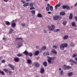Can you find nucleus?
I'll return each mask as SVG.
<instances>
[{
    "mask_svg": "<svg viewBox=\"0 0 77 77\" xmlns=\"http://www.w3.org/2000/svg\"><path fill=\"white\" fill-rule=\"evenodd\" d=\"M47 57L48 58L47 60L48 62L49 63H52V60H54L56 59V57H50L48 56Z\"/></svg>",
    "mask_w": 77,
    "mask_h": 77,
    "instance_id": "1",
    "label": "nucleus"
},
{
    "mask_svg": "<svg viewBox=\"0 0 77 77\" xmlns=\"http://www.w3.org/2000/svg\"><path fill=\"white\" fill-rule=\"evenodd\" d=\"M68 44L66 43H64L60 45V49L61 50L63 51L65 48V47H67Z\"/></svg>",
    "mask_w": 77,
    "mask_h": 77,
    "instance_id": "2",
    "label": "nucleus"
},
{
    "mask_svg": "<svg viewBox=\"0 0 77 77\" xmlns=\"http://www.w3.org/2000/svg\"><path fill=\"white\" fill-rule=\"evenodd\" d=\"M72 68V66H66L65 65H64L63 66V68L65 70H67V69H69Z\"/></svg>",
    "mask_w": 77,
    "mask_h": 77,
    "instance_id": "3",
    "label": "nucleus"
},
{
    "mask_svg": "<svg viewBox=\"0 0 77 77\" xmlns=\"http://www.w3.org/2000/svg\"><path fill=\"white\" fill-rule=\"evenodd\" d=\"M8 66H9L13 70H14V66H13L12 65L9 64L8 65Z\"/></svg>",
    "mask_w": 77,
    "mask_h": 77,
    "instance_id": "4",
    "label": "nucleus"
},
{
    "mask_svg": "<svg viewBox=\"0 0 77 77\" xmlns=\"http://www.w3.org/2000/svg\"><path fill=\"white\" fill-rule=\"evenodd\" d=\"M61 5V4L60 2H59L58 5H57L55 6V9L56 10L57 9H58L57 7H59Z\"/></svg>",
    "mask_w": 77,
    "mask_h": 77,
    "instance_id": "5",
    "label": "nucleus"
},
{
    "mask_svg": "<svg viewBox=\"0 0 77 77\" xmlns=\"http://www.w3.org/2000/svg\"><path fill=\"white\" fill-rule=\"evenodd\" d=\"M51 52L53 53H54L55 55H57V52L56 51V50L54 49H52L51 51Z\"/></svg>",
    "mask_w": 77,
    "mask_h": 77,
    "instance_id": "6",
    "label": "nucleus"
},
{
    "mask_svg": "<svg viewBox=\"0 0 77 77\" xmlns=\"http://www.w3.org/2000/svg\"><path fill=\"white\" fill-rule=\"evenodd\" d=\"M14 60L16 62H18L20 60V59L18 57H16L14 58Z\"/></svg>",
    "mask_w": 77,
    "mask_h": 77,
    "instance_id": "7",
    "label": "nucleus"
},
{
    "mask_svg": "<svg viewBox=\"0 0 77 77\" xmlns=\"http://www.w3.org/2000/svg\"><path fill=\"white\" fill-rule=\"evenodd\" d=\"M48 63L47 62H43V65L44 66L46 67L47 66Z\"/></svg>",
    "mask_w": 77,
    "mask_h": 77,
    "instance_id": "8",
    "label": "nucleus"
},
{
    "mask_svg": "<svg viewBox=\"0 0 77 77\" xmlns=\"http://www.w3.org/2000/svg\"><path fill=\"white\" fill-rule=\"evenodd\" d=\"M13 29L12 28H11L10 29V31H9V32H8V34H11V33H12L13 32Z\"/></svg>",
    "mask_w": 77,
    "mask_h": 77,
    "instance_id": "9",
    "label": "nucleus"
},
{
    "mask_svg": "<svg viewBox=\"0 0 77 77\" xmlns=\"http://www.w3.org/2000/svg\"><path fill=\"white\" fill-rule=\"evenodd\" d=\"M29 3H26L23 5V6L25 7L27 6H29Z\"/></svg>",
    "mask_w": 77,
    "mask_h": 77,
    "instance_id": "10",
    "label": "nucleus"
},
{
    "mask_svg": "<svg viewBox=\"0 0 77 77\" xmlns=\"http://www.w3.org/2000/svg\"><path fill=\"white\" fill-rule=\"evenodd\" d=\"M66 13L65 12L62 11L60 12V15H64Z\"/></svg>",
    "mask_w": 77,
    "mask_h": 77,
    "instance_id": "11",
    "label": "nucleus"
},
{
    "mask_svg": "<svg viewBox=\"0 0 77 77\" xmlns=\"http://www.w3.org/2000/svg\"><path fill=\"white\" fill-rule=\"evenodd\" d=\"M58 18H59L58 16H54V20H57Z\"/></svg>",
    "mask_w": 77,
    "mask_h": 77,
    "instance_id": "12",
    "label": "nucleus"
},
{
    "mask_svg": "<svg viewBox=\"0 0 77 77\" xmlns=\"http://www.w3.org/2000/svg\"><path fill=\"white\" fill-rule=\"evenodd\" d=\"M40 66V64L38 63H37L35 64V66L37 68H38Z\"/></svg>",
    "mask_w": 77,
    "mask_h": 77,
    "instance_id": "13",
    "label": "nucleus"
},
{
    "mask_svg": "<svg viewBox=\"0 0 77 77\" xmlns=\"http://www.w3.org/2000/svg\"><path fill=\"white\" fill-rule=\"evenodd\" d=\"M23 54L25 55H27L29 53L27 50H26L24 52H23Z\"/></svg>",
    "mask_w": 77,
    "mask_h": 77,
    "instance_id": "14",
    "label": "nucleus"
},
{
    "mask_svg": "<svg viewBox=\"0 0 77 77\" xmlns=\"http://www.w3.org/2000/svg\"><path fill=\"white\" fill-rule=\"evenodd\" d=\"M72 26H76L75 22H73L72 23Z\"/></svg>",
    "mask_w": 77,
    "mask_h": 77,
    "instance_id": "15",
    "label": "nucleus"
},
{
    "mask_svg": "<svg viewBox=\"0 0 77 77\" xmlns=\"http://www.w3.org/2000/svg\"><path fill=\"white\" fill-rule=\"evenodd\" d=\"M63 70H61L60 71V76H62L63 75Z\"/></svg>",
    "mask_w": 77,
    "mask_h": 77,
    "instance_id": "16",
    "label": "nucleus"
},
{
    "mask_svg": "<svg viewBox=\"0 0 77 77\" xmlns=\"http://www.w3.org/2000/svg\"><path fill=\"white\" fill-rule=\"evenodd\" d=\"M39 53V51H36L35 53V55H38Z\"/></svg>",
    "mask_w": 77,
    "mask_h": 77,
    "instance_id": "17",
    "label": "nucleus"
},
{
    "mask_svg": "<svg viewBox=\"0 0 77 77\" xmlns=\"http://www.w3.org/2000/svg\"><path fill=\"white\" fill-rule=\"evenodd\" d=\"M72 18V14H70L69 16V19L71 20Z\"/></svg>",
    "mask_w": 77,
    "mask_h": 77,
    "instance_id": "18",
    "label": "nucleus"
},
{
    "mask_svg": "<svg viewBox=\"0 0 77 77\" xmlns=\"http://www.w3.org/2000/svg\"><path fill=\"white\" fill-rule=\"evenodd\" d=\"M44 71H45V70H44V69L42 68L41 69V72L42 73H43L44 72Z\"/></svg>",
    "mask_w": 77,
    "mask_h": 77,
    "instance_id": "19",
    "label": "nucleus"
},
{
    "mask_svg": "<svg viewBox=\"0 0 77 77\" xmlns=\"http://www.w3.org/2000/svg\"><path fill=\"white\" fill-rule=\"evenodd\" d=\"M68 38V35H66L64 36V38H63V40H66Z\"/></svg>",
    "mask_w": 77,
    "mask_h": 77,
    "instance_id": "20",
    "label": "nucleus"
},
{
    "mask_svg": "<svg viewBox=\"0 0 77 77\" xmlns=\"http://www.w3.org/2000/svg\"><path fill=\"white\" fill-rule=\"evenodd\" d=\"M5 24L6 25L9 26L10 25V23L8 21H6Z\"/></svg>",
    "mask_w": 77,
    "mask_h": 77,
    "instance_id": "21",
    "label": "nucleus"
},
{
    "mask_svg": "<svg viewBox=\"0 0 77 77\" xmlns=\"http://www.w3.org/2000/svg\"><path fill=\"white\" fill-rule=\"evenodd\" d=\"M42 17V15L40 13L38 14L37 15V17H38L39 18H41V17Z\"/></svg>",
    "mask_w": 77,
    "mask_h": 77,
    "instance_id": "22",
    "label": "nucleus"
},
{
    "mask_svg": "<svg viewBox=\"0 0 77 77\" xmlns=\"http://www.w3.org/2000/svg\"><path fill=\"white\" fill-rule=\"evenodd\" d=\"M16 24L14 23H13L11 24V26L13 27H15L16 26Z\"/></svg>",
    "mask_w": 77,
    "mask_h": 77,
    "instance_id": "23",
    "label": "nucleus"
},
{
    "mask_svg": "<svg viewBox=\"0 0 77 77\" xmlns=\"http://www.w3.org/2000/svg\"><path fill=\"white\" fill-rule=\"evenodd\" d=\"M70 46L71 47H74L75 46V45L73 42H71L70 44Z\"/></svg>",
    "mask_w": 77,
    "mask_h": 77,
    "instance_id": "24",
    "label": "nucleus"
},
{
    "mask_svg": "<svg viewBox=\"0 0 77 77\" xmlns=\"http://www.w3.org/2000/svg\"><path fill=\"white\" fill-rule=\"evenodd\" d=\"M27 63L29 64H30L31 63V60L30 59H28L27 60Z\"/></svg>",
    "mask_w": 77,
    "mask_h": 77,
    "instance_id": "25",
    "label": "nucleus"
},
{
    "mask_svg": "<svg viewBox=\"0 0 77 77\" xmlns=\"http://www.w3.org/2000/svg\"><path fill=\"white\" fill-rule=\"evenodd\" d=\"M73 75V73L72 72H70L68 74V75L69 76H72Z\"/></svg>",
    "mask_w": 77,
    "mask_h": 77,
    "instance_id": "26",
    "label": "nucleus"
},
{
    "mask_svg": "<svg viewBox=\"0 0 77 77\" xmlns=\"http://www.w3.org/2000/svg\"><path fill=\"white\" fill-rule=\"evenodd\" d=\"M31 12L33 14L35 15V10L32 11H31Z\"/></svg>",
    "mask_w": 77,
    "mask_h": 77,
    "instance_id": "27",
    "label": "nucleus"
},
{
    "mask_svg": "<svg viewBox=\"0 0 77 77\" xmlns=\"http://www.w3.org/2000/svg\"><path fill=\"white\" fill-rule=\"evenodd\" d=\"M8 69H4V71L5 72H6L7 73H8Z\"/></svg>",
    "mask_w": 77,
    "mask_h": 77,
    "instance_id": "28",
    "label": "nucleus"
},
{
    "mask_svg": "<svg viewBox=\"0 0 77 77\" xmlns=\"http://www.w3.org/2000/svg\"><path fill=\"white\" fill-rule=\"evenodd\" d=\"M16 39L17 40H22V38H19V37H18V38H16Z\"/></svg>",
    "mask_w": 77,
    "mask_h": 77,
    "instance_id": "29",
    "label": "nucleus"
},
{
    "mask_svg": "<svg viewBox=\"0 0 77 77\" xmlns=\"http://www.w3.org/2000/svg\"><path fill=\"white\" fill-rule=\"evenodd\" d=\"M28 55L30 57H31L32 55H33V54L32 53H28Z\"/></svg>",
    "mask_w": 77,
    "mask_h": 77,
    "instance_id": "30",
    "label": "nucleus"
},
{
    "mask_svg": "<svg viewBox=\"0 0 77 77\" xmlns=\"http://www.w3.org/2000/svg\"><path fill=\"white\" fill-rule=\"evenodd\" d=\"M46 48V47H43L42 50V51H45V50Z\"/></svg>",
    "mask_w": 77,
    "mask_h": 77,
    "instance_id": "31",
    "label": "nucleus"
},
{
    "mask_svg": "<svg viewBox=\"0 0 77 77\" xmlns=\"http://www.w3.org/2000/svg\"><path fill=\"white\" fill-rule=\"evenodd\" d=\"M67 23V22L66 21H63V25H65Z\"/></svg>",
    "mask_w": 77,
    "mask_h": 77,
    "instance_id": "32",
    "label": "nucleus"
},
{
    "mask_svg": "<svg viewBox=\"0 0 77 77\" xmlns=\"http://www.w3.org/2000/svg\"><path fill=\"white\" fill-rule=\"evenodd\" d=\"M0 73H1V74H2V75H5V73L3 71H1Z\"/></svg>",
    "mask_w": 77,
    "mask_h": 77,
    "instance_id": "33",
    "label": "nucleus"
},
{
    "mask_svg": "<svg viewBox=\"0 0 77 77\" xmlns=\"http://www.w3.org/2000/svg\"><path fill=\"white\" fill-rule=\"evenodd\" d=\"M17 56L19 57H20L22 56V54H18L17 55Z\"/></svg>",
    "mask_w": 77,
    "mask_h": 77,
    "instance_id": "34",
    "label": "nucleus"
},
{
    "mask_svg": "<svg viewBox=\"0 0 77 77\" xmlns=\"http://www.w3.org/2000/svg\"><path fill=\"white\" fill-rule=\"evenodd\" d=\"M46 10L47 11H49L50 10L49 8V7H47L46 8Z\"/></svg>",
    "mask_w": 77,
    "mask_h": 77,
    "instance_id": "35",
    "label": "nucleus"
},
{
    "mask_svg": "<svg viewBox=\"0 0 77 77\" xmlns=\"http://www.w3.org/2000/svg\"><path fill=\"white\" fill-rule=\"evenodd\" d=\"M50 8L51 11H52L53 10V7L52 6H50Z\"/></svg>",
    "mask_w": 77,
    "mask_h": 77,
    "instance_id": "36",
    "label": "nucleus"
},
{
    "mask_svg": "<svg viewBox=\"0 0 77 77\" xmlns=\"http://www.w3.org/2000/svg\"><path fill=\"white\" fill-rule=\"evenodd\" d=\"M29 6L31 7L33 6V4L32 3H31L29 4Z\"/></svg>",
    "mask_w": 77,
    "mask_h": 77,
    "instance_id": "37",
    "label": "nucleus"
},
{
    "mask_svg": "<svg viewBox=\"0 0 77 77\" xmlns=\"http://www.w3.org/2000/svg\"><path fill=\"white\" fill-rule=\"evenodd\" d=\"M53 48L55 49H57V47L56 45H53Z\"/></svg>",
    "mask_w": 77,
    "mask_h": 77,
    "instance_id": "38",
    "label": "nucleus"
},
{
    "mask_svg": "<svg viewBox=\"0 0 77 77\" xmlns=\"http://www.w3.org/2000/svg\"><path fill=\"white\" fill-rule=\"evenodd\" d=\"M77 57V54H74L72 56V57L74 58Z\"/></svg>",
    "mask_w": 77,
    "mask_h": 77,
    "instance_id": "39",
    "label": "nucleus"
},
{
    "mask_svg": "<svg viewBox=\"0 0 77 77\" xmlns=\"http://www.w3.org/2000/svg\"><path fill=\"white\" fill-rule=\"evenodd\" d=\"M66 8L67 9H70V7L68 6L67 5H66Z\"/></svg>",
    "mask_w": 77,
    "mask_h": 77,
    "instance_id": "40",
    "label": "nucleus"
},
{
    "mask_svg": "<svg viewBox=\"0 0 77 77\" xmlns=\"http://www.w3.org/2000/svg\"><path fill=\"white\" fill-rule=\"evenodd\" d=\"M2 40H4L5 41H6L7 38L5 37L3 38Z\"/></svg>",
    "mask_w": 77,
    "mask_h": 77,
    "instance_id": "41",
    "label": "nucleus"
},
{
    "mask_svg": "<svg viewBox=\"0 0 77 77\" xmlns=\"http://www.w3.org/2000/svg\"><path fill=\"white\" fill-rule=\"evenodd\" d=\"M51 27H52V28H53V29H54V28H55V26H54V25H53V24H52V25H51Z\"/></svg>",
    "mask_w": 77,
    "mask_h": 77,
    "instance_id": "42",
    "label": "nucleus"
},
{
    "mask_svg": "<svg viewBox=\"0 0 77 77\" xmlns=\"http://www.w3.org/2000/svg\"><path fill=\"white\" fill-rule=\"evenodd\" d=\"M31 8H30V9L31 10L35 9V8L33 7H31Z\"/></svg>",
    "mask_w": 77,
    "mask_h": 77,
    "instance_id": "43",
    "label": "nucleus"
},
{
    "mask_svg": "<svg viewBox=\"0 0 77 77\" xmlns=\"http://www.w3.org/2000/svg\"><path fill=\"white\" fill-rule=\"evenodd\" d=\"M5 60H2V61H1V62H2V63H5Z\"/></svg>",
    "mask_w": 77,
    "mask_h": 77,
    "instance_id": "44",
    "label": "nucleus"
},
{
    "mask_svg": "<svg viewBox=\"0 0 77 77\" xmlns=\"http://www.w3.org/2000/svg\"><path fill=\"white\" fill-rule=\"evenodd\" d=\"M21 25L23 27H24L25 26L26 24H25V23H22V24H21Z\"/></svg>",
    "mask_w": 77,
    "mask_h": 77,
    "instance_id": "45",
    "label": "nucleus"
},
{
    "mask_svg": "<svg viewBox=\"0 0 77 77\" xmlns=\"http://www.w3.org/2000/svg\"><path fill=\"white\" fill-rule=\"evenodd\" d=\"M47 27L48 28V29H49V30L50 31V29L51 28V27L50 26H48Z\"/></svg>",
    "mask_w": 77,
    "mask_h": 77,
    "instance_id": "46",
    "label": "nucleus"
},
{
    "mask_svg": "<svg viewBox=\"0 0 77 77\" xmlns=\"http://www.w3.org/2000/svg\"><path fill=\"white\" fill-rule=\"evenodd\" d=\"M60 31V29H56L55 31V32H59Z\"/></svg>",
    "mask_w": 77,
    "mask_h": 77,
    "instance_id": "47",
    "label": "nucleus"
},
{
    "mask_svg": "<svg viewBox=\"0 0 77 77\" xmlns=\"http://www.w3.org/2000/svg\"><path fill=\"white\" fill-rule=\"evenodd\" d=\"M66 5L65 6V5H63V9H65V8H66Z\"/></svg>",
    "mask_w": 77,
    "mask_h": 77,
    "instance_id": "48",
    "label": "nucleus"
},
{
    "mask_svg": "<svg viewBox=\"0 0 77 77\" xmlns=\"http://www.w3.org/2000/svg\"><path fill=\"white\" fill-rule=\"evenodd\" d=\"M54 28H51L50 29V31L51 30V31H53L54 30Z\"/></svg>",
    "mask_w": 77,
    "mask_h": 77,
    "instance_id": "49",
    "label": "nucleus"
},
{
    "mask_svg": "<svg viewBox=\"0 0 77 77\" xmlns=\"http://www.w3.org/2000/svg\"><path fill=\"white\" fill-rule=\"evenodd\" d=\"M74 18L76 21H77V17L76 16L74 17Z\"/></svg>",
    "mask_w": 77,
    "mask_h": 77,
    "instance_id": "50",
    "label": "nucleus"
},
{
    "mask_svg": "<svg viewBox=\"0 0 77 77\" xmlns=\"http://www.w3.org/2000/svg\"><path fill=\"white\" fill-rule=\"evenodd\" d=\"M12 73V72L10 71H9V75H11Z\"/></svg>",
    "mask_w": 77,
    "mask_h": 77,
    "instance_id": "51",
    "label": "nucleus"
},
{
    "mask_svg": "<svg viewBox=\"0 0 77 77\" xmlns=\"http://www.w3.org/2000/svg\"><path fill=\"white\" fill-rule=\"evenodd\" d=\"M69 62H73H73H74V61H73L72 60H69Z\"/></svg>",
    "mask_w": 77,
    "mask_h": 77,
    "instance_id": "52",
    "label": "nucleus"
},
{
    "mask_svg": "<svg viewBox=\"0 0 77 77\" xmlns=\"http://www.w3.org/2000/svg\"><path fill=\"white\" fill-rule=\"evenodd\" d=\"M46 55H49V52H48L46 53Z\"/></svg>",
    "mask_w": 77,
    "mask_h": 77,
    "instance_id": "53",
    "label": "nucleus"
},
{
    "mask_svg": "<svg viewBox=\"0 0 77 77\" xmlns=\"http://www.w3.org/2000/svg\"><path fill=\"white\" fill-rule=\"evenodd\" d=\"M44 33H47V31L45 29H44Z\"/></svg>",
    "mask_w": 77,
    "mask_h": 77,
    "instance_id": "54",
    "label": "nucleus"
},
{
    "mask_svg": "<svg viewBox=\"0 0 77 77\" xmlns=\"http://www.w3.org/2000/svg\"><path fill=\"white\" fill-rule=\"evenodd\" d=\"M73 63H75V64L77 65V62H76L75 61H73Z\"/></svg>",
    "mask_w": 77,
    "mask_h": 77,
    "instance_id": "55",
    "label": "nucleus"
},
{
    "mask_svg": "<svg viewBox=\"0 0 77 77\" xmlns=\"http://www.w3.org/2000/svg\"><path fill=\"white\" fill-rule=\"evenodd\" d=\"M21 2H23V4H25V2H24L23 0H21Z\"/></svg>",
    "mask_w": 77,
    "mask_h": 77,
    "instance_id": "56",
    "label": "nucleus"
},
{
    "mask_svg": "<svg viewBox=\"0 0 77 77\" xmlns=\"http://www.w3.org/2000/svg\"><path fill=\"white\" fill-rule=\"evenodd\" d=\"M8 1L9 0H4V1L6 2H8Z\"/></svg>",
    "mask_w": 77,
    "mask_h": 77,
    "instance_id": "57",
    "label": "nucleus"
},
{
    "mask_svg": "<svg viewBox=\"0 0 77 77\" xmlns=\"http://www.w3.org/2000/svg\"><path fill=\"white\" fill-rule=\"evenodd\" d=\"M47 6H48V7H50V6H51L50 4H47Z\"/></svg>",
    "mask_w": 77,
    "mask_h": 77,
    "instance_id": "58",
    "label": "nucleus"
},
{
    "mask_svg": "<svg viewBox=\"0 0 77 77\" xmlns=\"http://www.w3.org/2000/svg\"><path fill=\"white\" fill-rule=\"evenodd\" d=\"M77 6V2L76 4H75L74 5V6L75 7L76 6Z\"/></svg>",
    "mask_w": 77,
    "mask_h": 77,
    "instance_id": "59",
    "label": "nucleus"
},
{
    "mask_svg": "<svg viewBox=\"0 0 77 77\" xmlns=\"http://www.w3.org/2000/svg\"><path fill=\"white\" fill-rule=\"evenodd\" d=\"M48 14H51L52 13L51 12H50L48 11Z\"/></svg>",
    "mask_w": 77,
    "mask_h": 77,
    "instance_id": "60",
    "label": "nucleus"
},
{
    "mask_svg": "<svg viewBox=\"0 0 77 77\" xmlns=\"http://www.w3.org/2000/svg\"><path fill=\"white\" fill-rule=\"evenodd\" d=\"M75 60L76 61V62H77V57H76L75 58Z\"/></svg>",
    "mask_w": 77,
    "mask_h": 77,
    "instance_id": "61",
    "label": "nucleus"
},
{
    "mask_svg": "<svg viewBox=\"0 0 77 77\" xmlns=\"http://www.w3.org/2000/svg\"><path fill=\"white\" fill-rule=\"evenodd\" d=\"M38 48H39V46H37L36 47V49H38Z\"/></svg>",
    "mask_w": 77,
    "mask_h": 77,
    "instance_id": "62",
    "label": "nucleus"
},
{
    "mask_svg": "<svg viewBox=\"0 0 77 77\" xmlns=\"http://www.w3.org/2000/svg\"><path fill=\"white\" fill-rule=\"evenodd\" d=\"M27 2H29L30 1V0H26Z\"/></svg>",
    "mask_w": 77,
    "mask_h": 77,
    "instance_id": "63",
    "label": "nucleus"
},
{
    "mask_svg": "<svg viewBox=\"0 0 77 77\" xmlns=\"http://www.w3.org/2000/svg\"><path fill=\"white\" fill-rule=\"evenodd\" d=\"M61 70V68H59V70Z\"/></svg>",
    "mask_w": 77,
    "mask_h": 77,
    "instance_id": "64",
    "label": "nucleus"
}]
</instances>
